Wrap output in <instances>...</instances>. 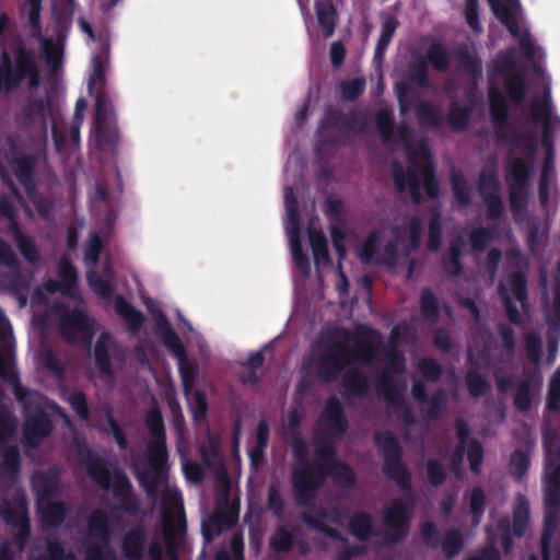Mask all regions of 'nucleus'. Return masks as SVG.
<instances>
[{"label":"nucleus","mask_w":560,"mask_h":560,"mask_svg":"<svg viewBox=\"0 0 560 560\" xmlns=\"http://www.w3.org/2000/svg\"><path fill=\"white\" fill-rule=\"evenodd\" d=\"M328 477H330L336 485L341 488L352 489L357 485V476L350 465L342 460H335L330 463L329 468H326Z\"/></svg>","instance_id":"4c0bfd02"},{"label":"nucleus","mask_w":560,"mask_h":560,"mask_svg":"<svg viewBox=\"0 0 560 560\" xmlns=\"http://www.w3.org/2000/svg\"><path fill=\"white\" fill-rule=\"evenodd\" d=\"M370 388V381L361 369L351 368L345 372L341 380V395L343 398L364 397Z\"/></svg>","instance_id":"cd10ccee"},{"label":"nucleus","mask_w":560,"mask_h":560,"mask_svg":"<svg viewBox=\"0 0 560 560\" xmlns=\"http://www.w3.org/2000/svg\"><path fill=\"white\" fill-rule=\"evenodd\" d=\"M154 332L160 337L164 347L177 359L183 389L188 394L195 385L197 369L188 361L186 349L179 336L162 313L155 319Z\"/></svg>","instance_id":"9d476101"},{"label":"nucleus","mask_w":560,"mask_h":560,"mask_svg":"<svg viewBox=\"0 0 560 560\" xmlns=\"http://www.w3.org/2000/svg\"><path fill=\"white\" fill-rule=\"evenodd\" d=\"M307 234L315 262L329 264L331 259L324 232L322 230L308 228Z\"/></svg>","instance_id":"79ce46f5"},{"label":"nucleus","mask_w":560,"mask_h":560,"mask_svg":"<svg viewBox=\"0 0 560 560\" xmlns=\"http://www.w3.org/2000/svg\"><path fill=\"white\" fill-rule=\"evenodd\" d=\"M508 284L512 295L521 303L522 307L528 303V282L525 272L517 270L508 276Z\"/></svg>","instance_id":"de8ad7c7"},{"label":"nucleus","mask_w":560,"mask_h":560,"mask_svg":"<svg viewBox=\"0 0 560 560\" xmlns=\"http://www.w3.org/2000/svg\"><path fill=\"white\" fill-rule=\"evenodd\" d=\"M375 390L388 406H399L401 408V420L406 425L415 424L416 419L410 405L402 398L401 389L396 386L393 377L387 372L380 375L375 383Z\"/></svg>","instance_id":"6ab92c4d"},{"label":"nucleus","mask_w":560,"mask_h":560,"mask_svg":"<svg viewBox=\"0 0 560 560\" xmlns=\"http://www.w3.org/2000/svg\"><path fill=\"white\" fill-rule=\"evenodd\" d=\"M375 126L383 143H389L393 140L395 131V118L392 109L381 108L374 117Z\"/></svg>","instance_id":"09e8293b"},{"label":"nucleus","mask_w":560,"mask_h":560,"mask_svg":"<svg viewBox=\"0 0 560 560\" xmlns=\"http://www.w3.org/2000/svg\"><path fill=\"white\" fill-rule=\"evenodd\" d=\"M459 65L463 70L472 79L478 80L482 75V62L480 58L470 52L467 48H459L456 51Z\"/></svg>","instance_id":"3c124183"},{"label":"nucleus","mask_w":560,"mask_h":560,"mask_svg":"<svg viewBox=\"0 0 560 560\" xmlns=\"http://www.w3.org/2000/svg\"><path fill=\"white\" fill-rule=\"evenodd\" d=\"M86 280L92 291L102 299L110 298L115 291L113 283L105 280L97 271H89Z\"/></svg>","instance_id":"69168bd1"},{"label":"nucleus","mask_w":560,"mask_h":560,"mask_svg":"<svg viewBox=\"0 0 560 560\" xmlns=\"http://www.w3.org/2000/svg\"><path fill=\"white\" fill-rule=\"evenodd\" d=\"M373 440L383 455V474L402 492H411V474L402 459V447L397 438L390 431H385L376 432Z\"/></svg>","instance_id":"39448f33"},{"label":"nucleus","mask_w":560,"mask_h":560,"mask_svg":"<svg viewBox=\"0 0 560 560\" xmlns=\"http://www.w3.org/2000/svg\"><path fill=\"white\" fill-rule=\"evenodd\" d=\"M494 240V231L489 226H478L470 231L469 243L474 254L483 253Z\"/></svg>","instance_id":"5fc2aeb1"},{"label":"nucleus","mask_w":560,"mask_h":560,"mask_svg":"<svg viewBox=\"0 0 560 560\" xmlns=\"http://www.w3.org/2000/svg\"><path fill=\"white\" fill-rule=\"evenodd\" d=\"M409 81L420 89L430 88L429 68L427 61L419 58L409 66Z\"/></svg>","instance_id":"bf43d9fd"},{"label":"nucleus","mask_w":560,"mask_h":560,"mask_svg":"<svg viewBox=\"0 0 560 560\" xmlns=\"http://www.w3.org/2000/svg\"><path fill=\"white\" fill-rule=\"evenodd\" d=\"M468 362L474 366V369L468 370L465 375V384L468 394L474 398L482 397L490 392L491 385L488 380L478 372V362L475 361L470 354L468 355Z\"/></svg>","instance_id":"72a5a7b5"},{"label":"nucleus","mask_w":560,"mask_h":560,"mask_svg":"<svg viewBox=\"0 0 560 560\" xmlns=\"http://www.w3.org/2000/svg\"><path fill=\"white\" fill-rule=\"evenodd\" d=\"M547 335L560 337V276L556 279L553 285L552 308L546 315Z\"/></svg>","instance_id":"603ef678"},{"label":"nucleus","mask_w":560,"mask_h":560,"mask_svg":"<svg viewBox=\"0 0 560 560\" xmlns=\"http://www.w3.org/2000/svg\"><path fill=\"white\" fill-rule=\"evenodd\" d=\"M499 143H506L510 145V150L506 154L522 158L527 161L533 166V160L537 152V139L535 135L530 132H522L518 129H514L511 125V128H505V136L503 139H497Z\"/></svg>","instance_id":"aec40b11"},{"label":"nucleus","mask_w":560,"mask_h":560,"mask_svg":"<svg viewBox=\"0 0 560 560\" xmlns=\"http://www.w3.org/2000/svg\"><path fill=\"white\" fill-rule=\"evenodd\" d=\"M237 511L233 509H218L210 516L202 521L201 534L203 542L209 545L215 536L222 535L234 526L237 521Z\"/></svg>","instance_id":"b1692460"},{"label":"nucleus","mask_w":560,"mask_h":560,"mask_svg":"<svg viewBox=\"0 0 560 560\" xmlns=\"http://www.w3.org/2000/svg\"><path fill=\"white\" fill-rule=\"evenodd\" d=\"M382 518L386 527V532H381L383 547L398 545L409 536L411 509L404 500L393 499L383 510Z\"/></svg>","instance_id":"4468645a"},{"label":"nucleus","mask_w":560,"mask_h":560,"mask_svg":"<svg viewBox=\"0 0 560 560\" xmlns=\"http://www.w3.org/2000/svg\"><path fill=\"white\" fill-rule=\"evenodd\" d=\"M442 214L439 208H434L431 211L429 221V237H428V249L432 253L439 252L442 243Z\"/></svg>","instance_id":"864d4df0"},{"label":"nucleus","mask_w":560,"mask_h":560,"mask_svg":"<svg viewBox=\"0 0 560 560\" xmlns=\"http://www.w3.org/2000/svg\"><path fill=\"white\" fill-rule=\"evenodd\" d=\"M59 486L60 481L57 472L51 470L42 472L35 481L36 502L54 500L58 495Z\"/></svg>","instance_id":"f704fd0d"},{"label":"nucleus","mask_w":560,"mask_h":560,"mask_svg":"<svg viewBox=\"0 0 560 560\" xmlns=\"http://www.w3.org/2000/svg\"><path fill=\"white\" fill-rule=\"evenodd\" d=\"M339 335L347 341L353 342V348L348 347L350 364L355 362L370 365L374 362L382 340L377 329L360 324L354 329L341 328Z\"/></svg>","instance_id":"f8f14e48"},{"label":"nucleus","mask_w":560,"mask_h":560,"mask_svg":"<svg viewBox=\"0 0 560 560\" xmlns=\"http://www.w3.org/2000/svg\"><path fill=\"white\" fill-rule=\"evenodd\" d=\"M27 80L30 90L40 84V71L32 50L18 46L14 49V67L0 69V94H10L16 91Z\"/></svg>","instance_id":"0eeeda50"},{"label":"nucleus","mask_w":560,"mask_h":560,"mask_svg":"<svg viewBox=\"0 0 560 560\" xmlns=\"http://www.w3.org/2000/svg\"><path fill=\"white\" fill-rule=\"evenodd\" d=\"M349 533L359 541H368L372 537H382V533L375 530L372 515L366 511H359L349 517Z\"/></svg>","instance_id":"c756f323"},{"label":"nucleus","mask_w":560,"mask_h":560,"mask_svg":"<svg viewBox=\"0 0 560 560\" xmlns=\"http://www.w3.org/2000/svg\"><path fill=\"white\" fill-rule=\"evenodd\" d=\"M35 119L39 120L44 138L48 133V120L54 119L52 103L49 96L27 97L20 112L15 114V121L23 130H30Z\"/></svg>","instance_id":"dca6fc26"},{"label":"nucleus","mask_w":560,"mask_h":560,"mask_svg":"<svg viewBox=\"0 0 560 560\" xmlns=\"http://www.w3.org/2000/svg\"><path fill=\"white\" fill-rule=\"evenodd\" d=\"M439 546L445 558H455L465 547V538L462 532L455 527L450 528Z\"/></svg>","instance_id":"49530a36"},{"label":"nucleus","mask_w":560,"mask_h":560,"mask_svg":"<svg viewBox=\"0 0 560 560\" xmlns=\"http://www.w3.org/2000/svg\"><path fill=\"white\" fill-rule=\"evenodd\" d=\"M322 423L329 430L332 435L342 436L349 429L343 407L336 396L327 398L322 416Z\"/></svg>","instance_id":"393cba45"},{"label":"nucleus","mask_w":560,"mask_h":560,"mask_svg":"<svg viewBox=\"0 0 560 560\" xmlns=\"http://www.w3.org/2000/svg\"><path fill=\"white\" fill-rule=\"evenodd\" d=\"M552 102L549 89L544 91L542 97L535 96L530 103L532 118L535 122H547L552 120Z\"/></svg>","instance_id":"a18cd8bd"},{"label":"nucleus","mask_w":560,"mask_h":560,"mask_svg":"<svg viewBox=\"0 0 560 560\" xmlns=\"http://www.w3.org/2000/svg\"><path fill=\"white\" fill-rule=\"evenodd\" d=\"M492 67V73L502 78L510 101L515 105L523 104L528 92V83L524 70L516 69L514 52L512 50L500 52L493 60Z\"/></svg>","instance_id":"ddd939ff"},{"label":"nucleus","mask_w":560,"mask_h":560,"mask_svg":"<svg viewBox=\"0 0 560 560\" xmlns=\"http://www.w3.org/2000/svg\"><path fill=\"white\" fill-rule=\"evenodd\" d=\"M427 418L429 420H440L447 409V393L443 388H439L428 400Z\"/></svg>","instance_id":"13d9d810"},{"label":"nucleus","mask_w":560,"mask_h":560,"mask_svg":"<svg viewBox=\"0 0 560 560\" xmlns=\"http://www.w3.org/2000/svg\"><path fill=\"white\" fill-rule=\"evenodd\" d=\"M320 345L324 350L318 353L313 352L305 358L302 369L306 373L311 369H315L317 377L323 383L336 382L338 376L351 365L348 358V346L329 339L322 340Z\"/></svg>","instance_id":"20e7f679"},{"label":"nucleus","mask_w":560,"mask_h":560,"mask_svg":"<svg viewBox=\"0 0 560 560\" xmlns=\"http://www.w3.org/2000/svg\"><path fill=\"white\" fill-rule=\"evenodd\" d=\"M393 182L397 192H404L409 188L411 200L415 205H421L423 197L421 194V184L423 183L425 195L430 199H436L440 196V184L433 165H428L422 171V177L416 170L405 171L398 162L393 164Z\"/></svg>","instance_id":"6e6552de"},{"label":"nucleus","mask_w":560,"mask_h":560,"mask_svg":"<svg viewBox=\"0 0 560 560\" xmlns=\"http://www.w3.org/2000/svg\"><path fill=\"white\" fill-rule=\"evenodd\" d=\"M421 127L439 131L444 127L445 118L441 109L429 101H421L415 109Z\"/></svg>","instance_id":"7c9ffc66"},{"label":"nucleus","mask_w":560,"mask_h":560,"mask_svg":"<svg viewBox=\"0 0 560 560\" xmlns=\"http://www.w3.org/2000/svg\"><path fill=\"white\" fill-rule=\"evenodd\" d=\"M313 446L314 454L316 456L315 462L322 463L326 468H329L330 463L339 460L337 458V451L335 445L325 439H318L317 436H314Z\"/></svg>","instance_id":"6e6d98bb"},{"label":"nucleus","mask_w":560,"mask_h":560,"mask_svg":"<svg viewBox=\"0 0 560 560\" xmlns=\"http://www.w3.org/2000/svg\"><path fill=\"white\" fill-rule=\"evenodd\" d=\"M339 89L343 101L354 102L364 93L365 80L363 78L343 80L340 82Z\"/></svg>","instance_id":"e2e57ef3"},{"label":"nucleus","mask_w":560,"mask_h":560,"mask_svg":"<svg viewBox=\"0 0 560 560\" xmlns=\"http://www.w3.org/2000/svg\"><path fill=\"white\" fill-rule=\"evenodd\" d=\"M116 348L117 345L108 332H102L94 345V363L98 372L104 376L112 377L114 375L110 353Z\"/></svg>","instance_id":"c85d7f7f"},{"label":"nucleus","mask_w":560,"mask_h":560,"mask_svg":"<svg viewBox=\"0 0 560 560\" xmlns=\"http://www.w3.org/2000/svg\"><path fill=\"white\" fill-rule=\"evenodd\" d=\"M288 443L294 457L291 487L295 502L299 506H310L328 478L326 467L307 459L308 446L300 432L290 433Z\"/></svg>","instance_id":"f257e3e1"},{"label":"nucleus","mask_w":560,"mask_h":560,"mask_svg":"<svg viewBox=\"0 0 560 560\" xmlns=\"http://www.w3.org/2000/svg\"><path fill=\"white\" fill-rule=\"evenodd\" d=\"M82 463L89 477L103 490H113L119 501L114 508L130 516L140 514L141 501L133 493V487L128 476L119 468L110 471L104 458L88 454Z\"/></svg>","instance_id":"7ed1b4c3"},{"label":"nucleus","mask_w":560,"mask_h":560,"mask_svg":"<svg viewBox=\"0 0 560 560\" xmlns=\"http://www.w3.org/2000/svg\"><path fill=\"white\" fill-rule=\"evenodd\" d=\"M0 517L7 526L16 529L13 536L16 549L25 550L31 537V520L28 503L22 490L14 493L11 499H2L0 503Z\"/></svg>","instance_id":"9b49d317"},{"label":"nucleus","mask_w":560,"mask_h":560,"mask_svg":"<svg viewBox=\"0 0 560 560\" xmlns=\"http://www.w3.org/2000/svg\"><path fill=\"white\" fill-rule=\"evenodd\" d=\"M148 541V530L144 524L140 523L127 530L121 538L120 549L122 556L128 560H142Z\"/></svg>","instance_id":"a878e982"},{"label":"nucleus","mask_w":560,"mask_h":560,"mask_svg":"<svg viewBox=\"0 0 560 560\" xmlns=\"http://www.w3.org/2000/svg\"><path fill=\"white\" fill-rule=\"evenodd\" d=\"M398 26V23L395 19H387L382 24V30L380 37L377 39L375 49H374V61L382 62L385 56V52L390 44V40L394 36V33Z\"/></svg>","instance_id":"8fccbe9b"},{"label":"nucleus","mask_w":560,"mask_h":560,"mask_svg":"<svg viewBox=\"0 0 560 560\" xmlns=\"http://www.w3.org/2000/svg\"><path fill=\"white\" fill-rule=\"evenodd\" d=\"M295 528L289 529L283 525L277 526L269 538V548L276 553H288L295 545Z\"/></svg>","instance_id":"a19ab883"},{"label":"nucleus","mask_w":560,"mask_h":560,"mask_svg":"<svg viewBox=\"0 0 560 560\" xmlns=\"http://www.w3.org/2000/svg\"><path fill=\"white\" fill-rule=\"evenodd\" d=\"M380 243L381 232L378 230L371 231L364 240L360 250V258L362 262L375 264V260L378 257Z\"/></svg>","instance_id":"4d7b16f0"},{"label":"nucleus","mask_w":560,"mask_h":560,"mask_svg":"<svg viewBox=\"0 0 560 560\" xmlns=\"http://www.w3.org/2000/svg\"><path fill=\"white\" fill-rule=\"evenodd\" d=\"M9 151L5 159L12 168L18 182L24 187L27 192L35 189V173L37 165V156L34 154L16 155V143L12 138L8 141Z\"/></svg>","instance_id":"f3484780"},{"label":"nucleus","mask_w":560,"mask_h":560,"mask_svg":"<svg viewBox=\"0 0 560 560\" xmlns=\"http://www.w3.org/2000/svg\"><path fill=\"white\" fill-rule=\"evenodd\" d=\"M524 347L528 361L535 365L539 364L542 355L541 337L535 331L525 334Z\"/></svg>","instance_id":"052dcab7"},{"label":"nucleus","mask_w":560,"mask_h":560,"mask_svg":"<svg viewBox=\"0 0 560 560\" xmlns=\"http://www.w3.org/2000/svg\"><path fill=\"white\" fill-rule=\"evenodd\" d=\"M60 334L69 343H73L78 339V335H83L89 341L92 339L93 326L90 323L85 312L79 307H74L60 319Z\"/></svg>","instance_id":"4be33fe9"},{"label":"nucleus","mask_w":560,"mask_h":560,"mask_svg":"<svg viewBox=\"0 0 560 560\" xmlns=\"http://www.w3.org/2000/svg\"><path fill=\"white\" fill-rule=\"evenodd\" d=\"M58 276L66 285L67 291L72 293L78 285V271L68 258H61L58 264Z\"/></svg>","instance_id":"774afa93"},{"label":"nucleus","mask_w":560,"mask_h":560,"mask_svg":"<svg viewBox=\"0 0 560 560\" xmlns=\"http://www.w3.org/2000/svg\"><path fill=\"white\" fill-rule=\"evenodd\" d=\"M358 112L352 109L343 113L339 107L329 105L325 108L324 115L318 124L316 131L318 145H334L339 138H347L352 132H362L365 130V121H358Z\"/></svg>","instance_id":"423d86ee"},{"label":"nucleus","mask_w":560,"mask_h":560,"mask_svg":"<svg viewBox=\"0 0 560 560\" xmlns=\"http://www.w3.org/2000/svg\"><path fill=\"white\" fill-rule=\"evenodd\" d=\"M427 65L431 66L438 72L444 73L450 70L451 59L446 48L441 43H432L425 52L424 57H421Z\"/></svg>","instance_id":"ea45409f"},{"label":"nucleus","mask_w":560,"mask_h":560,"mask_svg":"<svg viewBox=\"0 0 560 560\" xmlns=\"http://www.w3.org/2000/svg\"><path fill=\"white\" fill-rule=\"evenodd\" d=\"M105 61L100 55L92 59L89 91L95 89V142L100 148H116L119 143L117 117L112 100L105 89Z\"/></svg>","instance_id":"f03ea898"},{"label":"nucleus","mask_w":560,"mask_h":560,"mask_svg":"<svg viewBox=\"0 0 560 560\" xmlns=\"http://www.w3.org/2000/svg\"><path fill=\"white\" fill-rule=\"evenodd\" d=\"M144 425L151 435L147 443V453H168L164 419L156 401L145 412Z\"/></svg>","instance_id":"412c9836"},{"label":"nucleus","mask_w":560,"mask_h":560,"mask_svg":"<svg viewBox=\"0 0 560 560\" xmlns=\"http://www.w3.org/2000/svg\"><path fill=\"white\" fill-rule=\"evenodd\" d=\"M301 520L310 528H313L334 540L347 541V539L341 536L340 532L337 528L330 527L324 522H320L311 512H303L301 514Z\"/></svg>","instance_id":"680f3d73"},{"label":"nucleus","mask_w":560,"mask_h":560,"mask_svg":"<svg viewBox=\"0 0 560 560\" xmlns=\"http://www.w3.org/2000/svg\"><path fill=\"white\" fill-rule=\"evenodd\" d=\"M425 474L428 482L435 488L442 486L447 479L446 468L439 459L435 458L427 460Z\"/></svg>","instance_id":"0e129e2a"},{"label":"nucleus","mask_w":560,"mask_h":560,"mask_svg":"<svg viewBox=\"0 0 560 560\" xmlns=\"http://www.w3.org/2000/svg\"><path fill=\"white\" fill-rule=\"evenodd\" d=\"M555 168V150L550 145L546 152L541 174L538 182V199L542 207H546L549 201V186L551 175Z\"/></svg>","instance_id":"e433bc0d"},{"label":"nucleus","mask_w":560,"mask_h":560,"mask_svg":"<svg viewBox=\"0 0 560 560\" xmlns=\"http://www.w3.org/2000/svg\"><path fill=\"white\" fill-rule=\"evenodd\" d=\"M149 468L139 471L138 482L145 494L156 498L161 481L166 477L168 453H147Z\"/></svg>","instance_id":"a211bd4d"},{"label":"nucleus","mask_w":560,"mask_h":560,"mask_svg":"<svg viewBox=\"0 0 560 560\" xmlns=\"http://www.w3.org/2000/svg\"><path fill=\"white\" fill-rule=\"evenodd\" d=\"M488 101L495 139H503L505 128H511V124H509L510 107L508 100L497 86L490 84L488 89Z\"/></svg>","instance_id":"5701e85b"},{"label":"nucleus","mask_w":560,"mask_h":560,"mask_svg":"<svg viewBox=\"0 0 560 560\" xmlns=\"http://www.w3.org/2000/svg\"><path fill=\"white\" fill-rule=\"evenodd\" d=\"M529 525V502L525 495L518 494L513 508L512 532L517 538L523 537Z\"/></svg>","instance_id":"c9c22d12"},{"label":"nucleus","mask_w":560,"mask_h":560,"mask_svg":"<svg viewBox=\"0 0 560 560\" xmlns=\"http://www.w3.org/2000/svg\"><path fill=\"white\" fill-rule=\"evenodd\" d=\"M35 508L42 527L45 529L60 527L69 513L68 504L56 500L36 502Z\"/></svg>","instance_id":"bb28decb"},{"label":"nucleus","mask_w":560,"mask_h":560,"mask_svg":"<svg viewBox=\"0 0 560 560\" xmlns=\"http://www.w3.org/2000/svg\"><path fill=\"white\" fill-rule=\"evenodd\" d=\"M419 306L422 317L429 323L440 319V303L433 291L425 287L420 292Z\"/></svg>","instance_id":"c03bdc74"},{"label":"nucleus","mask_w":560,"mask_h":560,"mask_svg":"<svg viewBox=\"0 0 560 560\" xmlns=\"http://www.w3.org/2000/svg\"><path fill=\"white\" fill-rule=\"evenodd\" d=\"M418 372L430 383H438L443 374L442 365L433 358H424L418 363Z\"/></svg>","instance_id":"338daca9"},{"label":"nucleus","mask_w":560,"mask_h":560,"mask_svg":"<svg viewBox=\"0 0 560 560\" xmlns=\"http://www.w3.org/2000/svg\"><path fill=\"white\" fill-rule=\"evenodd\" d=\"M532 173L533 166L525 159L511 155L505 159L504 178L509 189L510 208L514 215L523 213L527 207Z\"/></svg>","instance_id":"1a4fd4ad"},{"label":"nucleus","mask_w":560,"mask_h":560,"mask_svg":"<svg viewBox=\"0 0 560 560\" xmlns=\"http://www.w3.org/2000/svg\"><path fill=\"white\" fill-rule=\"evenodd\" d=\"M114 307L117 315L125 319L131 332H138L141 329L145 320L143 313L137 310L122 295L115 298Z\"/></svg>","instance_id":"473e14b6"},{"label":"nucleus","mask_w":560,"mask_h":560,"mask_svg":"<svg viewBox=\"0 0 560 560\" xmlns=\"http://www.w3.org/2000/svg\"><path fill=\"white\" fill-rule=\"evenodd\" d=\"M88 528L90 535L102 540V544L84 542V560H116L115 552L109 547L112 530L107 513L101 509L94 510L89 516Z\"/></svg>","instance_id":"2eb2a0df"},{"label":"nucleus","mask_w":560,"mask_h":560,"mask_svg":"<svg viewBox=\"0 0 560 560\" xmlns=\"http://www.w3.org/2000/svg\"><path fill=\"white\" fill-rule=\"evenodd\" d=\"M315 12L323 36L325 38L331 37L338 20L337 10L331 0H317L315 2Z\"/></svg>","instance_id":"2f4dec72"},{"label":"nucleus","mask_w":560,"mask_h":560,"mask_svg":"<svg viewBox=\"0 0 560 560\" xmlns=\"http://www.w3.org/2000/svg\"><path fill=\"white\" fill-rule=\"evenodd\" d=\"M471 108L459 102H452L447 113V125L454 132H464L468 129L470 122Z\"/></svg>","instance_id":"58836bf2"},{"label":"nucleus","mask_w":560,"mask_h":560,"mask_svg":"<svg viewBox=\"0 0 560 560\" xmlns=\"http://www.w3.org/2000/svg\"><path fill=\"white\" fill-rule=\"evenodd\" d=\"M450 180L455 201L460 208H467L471 202V189L464 174L454 168L451 172Z\"/></svg>","instance_id":"37998d69"}]
</instances>
